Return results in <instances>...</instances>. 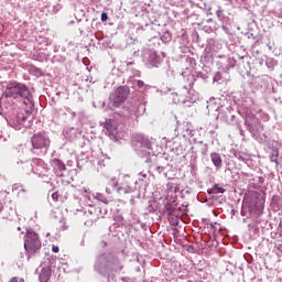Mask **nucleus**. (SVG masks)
Returning <instances> with one entry per match:
<instances>
[{
    "label": "nucleus",
    "instance_id": "obj_1",
    "mask_svg": "<svg viewBox=\"0 0 282 282\" xmlns=\"http://www.w3.org/2000/svg\"><path fill=\"white\" fill-rule=\"evenodd\" d=\"M3 97L13 98L14 100H17V98H21L23 100V105L26 107L24 111L28 116L34 111V91L23 83L14 80L7 84Z\"/></svg>",
    "mask_w": 282,
    "mask_h": 282
},
{
    "label": "nucleus",
    "instance_id": "obj_2",
    "mask_svg": "<svg viewBox=\"0 0 282 282\" xmlns=\"http://www.w3.org/2000/svg\"><path fill=\"white\" fill-rule=\"evenodd\" d=\"M142 111H147V107L143 104L134 102V105L123 110V115L116 112L113 119L106 120L105 129L109 138H118V121L116 120H120V122L123 120H133L138 118V116H141Z\"/></svg>",
    "mask_w": 282,
    "mask_h": 282
},
{
    "label": "nucleus",
    "instance_id": "obj_3",
    "mask_svg": "<svg viewBox=\"0 0 282 282\" xmlns=\"http://www.w3.org/2000/svg\"><path fill=\"white\" fill-rule=\"evenodd\" d=\"M122 262L113 253H100L95 258L94 270L101 276H109L113 272L122 271Z\"/></svg>",
    "mask_w": 282,
    "mask_h": 282
},
{
    "label": "nucleus",
    "instance_id": "obj_4",
    "mask_svg": "<svg viewBox=\"0 0 282 282\" xmlns=\"http://www.w3.org/2000/svg\"><path fill=\"white\" fill-rule=\"evenodd\" d=\"M41 237L33 229H26L24 235V250L26 252V257H36V254L41 253L42 248Z\"/></svg>",
    "mask_w": 282,
    "mask_h": 282
},
{
    "label": "nucleus",
    "instance_id": "obj_5",
    "mask_svg": "<svg viewBox=\"0 0 282 282\" xmlns=\"http://www.w3.org/2000/svg\"><path fill=\"white\" fill-rule=\"evenodd\" d=\"M131 144L139 158L149 163L151 156V141L144 134H135L132 137Z\"/></svg>",
    "mask_w": 282,
    "mask_h": 282
},
{
    "label": "nucleus",
    "instance_id": "obj_6",
    "mask_svg": "<svg viewBox=\"0 0 282 282\" xmlns=\"http://www.w3.org/2000/svg\"><path fill=\"white\" fill-rule=\"evenodd\" d=\"M161 55L162 57L158 54V51L153 48H143L141 58L148 69H153V67H160L164 58H166V53L162 52Z\"/></svg>",
    "mask_w": 282,
    "mask_h": 282
},
{
    "label": "nucleus",
    "instance_id": "obj_7",
    "mask_svg": "<svg viewBox=\"0 0 282 282\" xmlns=\"http://www.w3.org/2000/svg\"><path fill=\"white\" fill-rule=\"evenodd\" d=\"M31 144L32 151H40L42 155H45L47 154V151H50L52 140H50V135H47V132L42 131L31 137Z\"/></svg>",
    "mask_w": 282,
    "mask_h": 282
},
{
    "label": "nucleus",
    "instance_id": "obj_8",
    "mask_svg": "<svg viewBox=\"0 0 282 282\" xmlns=\"http://www.w3.org/2000/svg\"><path fill=\"white\" fill-rule=\"evenodd\" d=\"M164 215L167 216L171 226H180V219H182L184 212L177 200L166 203L164 206Z\"/></svg>",
    "mask_w": 282,
    "mask_h": 282
},
{
    "label": "nucleus",
    "instance_id": "obj_9",
    "mask_svg": "<svg viewBox=\"0 0 282 282\" xmlns=\"http://www.w3.org/2000/svg\"><path fill=\"white\" fill-rule=\"evenodd\" d=\"M24 169H26V173H34L39 177L45 176V173L48 171L46 162L42 159H32L24 164Z\"/></svg>",
    "mask_w": 282,
    "mask_h": 282
},
{
    "label": "nucleus",
    "instance_id": "obj_10",
    "mask_svg": "<svg viewBox=\"0 0 282 282\" xmlns=\"http://www.w3.org/2000/svg\"><path fill=\"white\" fill-rule=\"evenodd\" d=\"M129 94H131V90L129 89V86H120L115 90V94L111 95V107H120L124 100L129 97Z\"/></svg>",
    "mask_w": 282,
    "mask_h": 282
},
{
    "label": "nucleus",
    "instance_id": "obj_11",
    "mask_svg": "<svg viewBox=\"0 0 282 282\" xmlns=\"http://www.w3.org/2000/svg\"><path fill=\"white\" fill-rule=\"evenodd\" d=\"M138 181L126 177L124 181L117 187L119 195H137L138 193Z\"/></svg>",
    "mask_w": 282,
    "mask_h": 282
},
{
    "label": "nucleus",
    "instance_id": "obj_12",
    "mask_svg": "<svg viewBox=\"0 0 282 282\" xmlns=\"http://www.w3.org/2000/svg\"><path fill=\"white\" fill-rule=\"evenodd\" d=\"M28 122V117L23 112L13 113L8 119L9 127H12V129H15L17 131H21V129H24L25 123Z\"/></svg>",
    "mask_w": 282,
    "mask_h": 282
},
{
    "label": "nucleus",
    "instance_id": "obj_13",
    "mask_svg": "<svg viewBox=\"0 0 282 282\" xmlns=\"http://www.w3.org/2000/svg\"><path fill=\"white\" fill-rule=\"evenodd\" d=\"M194 94L193 82H191L184 85L178 93H175V96H180V99H177L178 102L180 100H183V102H192V100H195V98H193Z\"/></svg>",
    "mask_w": 282,
    "mask_h": 282
},
{
    "label": "nucleus",
    "instance_id": "obj_14",
    "mask_svg": "<svg viewBox=\"0 0 282 282\" xmlns=\"http://www.w3.org/2000/svg\"><path fill=\"white\" fill-rule=\"evenodd\" d=\"M245 124L252 135H257V133H261L263 131V123L261 121L254 119L252 121H245Z\"/></svg>",
    "mask_w": 282,
    "mask_h": 282
},
{
    "label": "nucleus",
    "instance_id": "obj_15",
    "mask_svg": "<svg viewBox=\"0 0 282 282\" xmlns=\"http://www.w3.org/2000/svg\"><path fill=\"white\" fill-rule=\"evenodd\" d=\"M51 166L55 175H57V177H63V172L67 171V166L65 165V162L61 161L59 159L51 160Z\"/></svg>",
    "mask_w": 282,
    "mask_h": 282
},
{
    "label": "nucleus",
    "instance_id": "obj_16",
    "mask_svg": "<svg viewBox=\"0 0 282 282\" xmlns=\"http://www.w3.org/2000/svg\"><path fill=\"white\" fill-rule=\"evenodd\" d=\"M220 65L224 72H230V69L235 68V66L237 65V59H235V57L224 56Z\"/></svg>",
    "mask_w": 282,
    "mask_h": 282
},
{
    "label": "nucleus",
    "instance_id": "obj_17",
    "mask_svg": "<svg viewBox=\"0 0 282 282\" xmlns=\"http://www.w3.org/2000/svg\"><path fill=\"white\" fill-rule=\"evenodd\" d=\"M127 86L138 91L139 89H145L147 84H144V82L141 79H134L132 77H129V79L127 80Z\"/></svg>",
    "mask_w": 282,
    "mask_h": 282
},
{
    "label": "nucleus",
    "instance_id": "obj_18",
    "mask_svg": "<svg viewBox=\"0 0 282 282\" xmlns=\"http://www.w3.org/2000/svg\"><path fill=\"white\" fill-rule=\"evenodd\" d=\"M237 66L239 69H250V57L248 55L237 56Z\"/></svg>",
    "mask_w": 282,
    "mask_h": 282
},
{
    "label": "nucleus",
    "instance_id": "obj_19",
    "mask_svg": "<svg viewBox=\"0 0 282 282\" xmlns=\"http://www.w3.org/2000/svg\"><path fill=\"white\" fill-rule=\"evenodd\" d=\"M51 276H52V268L44 267L41 269V272L39 274L40 282H47L50 281Z\"/></svg>",
    "mask_w": 282,
    "mask_h": 282
},
{
    "label": "nucleus",
    "instance_id": "obj_20",
    "mask_svg": "<svg viewBox=\"0 0 282 282\" xmlns=\"http://www.w3.org/2000/svg\"><path fill=\"white\" fill-rule=\"evenodd\" d=\"M210 160H212L214 166H216L217 171H219V169H221V166H224V160L221 159V154H219L217 152H213L210 154Z\"/></svg>",
    "mask_w": 282,
    "mask_h": 282
},
{
    "label": "nucleus",
    "instance_id": "obj_21",
    "mask_svg": "<svg viewBox=\"0 0 282 282\" xmlns=\"http://www.w3.org/2000/svg\"><path fill=\"white\" fill-rule=\"evenodd\" d=\"M269 160L271 163L275 164L276 167L279 166V148L271 149Z\"/></svg>",
    "mask_w": 282,
    "mask_h": 282
},
{
    "label": "nucleus",
    "instance_id": "obj_22",
    "mask_svg": "<svg viewBox=\"0 0 282 282\" xmlns=\"http://www.w3.org/2000/svg\"><path fill=\"white\" fill-rule=\"evenodd\" d=\"M166 191H169V193H180V183H177V181H170L166 184Z\"/></svg>",
    "mask_w": 282,
    "mask_h": 282
},
{
    "label": "nucleus",
    "instance_id": "obj_23",
    "mask_svg": "<svg viewBox=\"0 0 282 282\" xmlns=\"http://www.w3.org/2000/svg\"><path fill=\"white\" fill-rule=\"evenodd\" d=\"M257 83L260 85V87H268V85L270 83V76H268V75L258 76Z\"/></svg>",
    "mask_w": 282,
    "mask_h": 282
},
{
    "label": "nucleus",
    "instance_id": "obj_24",
    "mask_svg": "<svg viewBox=\"0 0 282 282\" xmlns=\"http://www.w3.org/2000/svg\"><path fill=\"white\" fill-rule=\"evenodd\" d=\"M276 65H279V62L274 59V57H267L265 66L268 67V69L274 72V67H276Z\"/></svg>",
    "mask_w": 282,
    "mask_h": 282
},
{
    "label": "nucleus",
    "instance_id": "obj_25",
    "mask_svg": "<svg viewBox=\"0 0 282 282\" xmlns=\"http://www.w3.org/2000/svg\"><path fill=\"white\" fill-rule=\"evenodd\" d=\"M29 73L31 74V76H36V78H41V76H43V69L36 67V66H31L29 68Z\"/></svg>",
    "mask_w": 282,
    "mask_h": 282
},
{
    "label": "nucleus",
    "instance_id": "obj_26",
    "mask_svg": "<svg viewBox=\"0 0 282 282\" xmlns=\"http://www.w3.org/2000/svg\"><path fill=\"white\" fill-rule=\"evenodd\" d=\"M216 17H217L218 21H221V23H224L225 21L228 20V17H226L224 9H221L220 7L216 11Z\"/></svg>",
    "mask_w": 282,
    "mask_h": 282
},
{
    "label": "nucleus",
    "instance_id": "obj_27",
    "mask_svg": "<svg viewBox=\"0 0 282 282\" xmlns=\"http://www.w3.org/2000/svg\"><path fill=\"white\" fill-rule=\"evenodd\" d=\"M94 199L101 202L102 204H109V198L105 196V194L96 193L93 194Z\"/></svg>",
    "mask_w": 282,
    "mask_h": 282
},
{
    "label": "nucleus",
    "instance_id": "obj_28",
    "mask_svg": "<svg viewBox=\"0 0 282 282\" xmlns=\"http://www.w3.org/2000/svg\"><path fill=\"white\" fill-rule=\"evenodd\" d=\"M200 63L202 65H206V63H210V53L208 51H204L200 56Z\"/></svg>",
    "mask_w": 282,
    "mask_h": 282
},
{
    "label": "nucleus",
    "instance_id": "obj_29",
    "mask_svg": "<svg viewBox=\"0 0 282 282\" xmlns=\"http://www.w3.org/2000/svg\"><path fill=\"white\" fill-rule=\"evenodd\" d=\"M173 39V35L171 34V32L166 31L161 35V41L162 43H171Z\"/></svg>",
    "mask_w": 282,
    "mask_h": 282
},
{
    "label": "nucleus",
    "instance_id": "obj_30",
    "mask_svg": "<svg viewBox=\"0 0 282 282\" xmlns=\"http://www.w3.org/2000/svg\"><path fill=\"white\" fill-rule=\"evenodd\" d=\"M236 158L240 161V162H245V164H248V162H250V156H248V154L246 153H237Z\"/></svg>",
    "mask_w": 282,
    "mask_h": 282
},
{
    "label": "nucleus",
    "instance_id": "obj_31",
    "mask_svg": "<svg viewBox=\"0 0 282 282\" xmlns=\"http://www.w3.org/2000/svg\"><path fill=\"white\" fill-rule=\"evenodd\" d=\"M186 63L191 69H195V67H197V61L195 57H186Z\"/></svg>",
    "mask_w": 282,
    "mask_h": 282
},
{
    "label": "nucleus",
    "instance_id": "obj_32",
    "mask_svg": "<svg viewBox=\"0 0 282 282\" xmlns=\"http://www.w3.org/2000/svg\"><path fill=\"white\" fill-rule=\"evenodd\" d=\"M109 185L112 186L113 188H116V191H118V188H120V186L118 185V178L117 177H112L109 181Z\"/></svg>",
    "mask_w": 282,
    "mask_h": 282
},
{
    "label": "nucleus",
    "instance_id": "obj_33",
    "mask_svg": "<svg viewBox=\"0 0 282 282\" xmlns=\"http://www.w3.org/2000/svg\"><path fill=\"white\" fill-rule=\"evenodd\" d=\"M213 188H214V193H221V194H224V193H226V189L224 188V187H220V185L219 184H215L214 186H213Z\"/></svg>",
    "mask_w": 282,
    "mask_h": 282
},
{
    "label": "nucleus",
    "instance_id": "obj_34",
    "mask_svg": "<svg viewBox=\"0 0 282 282\" xmlns=\"http://www.w3.org/2000/svg\"><path fill=\"white\" fill-rule=\"evenodd\" d=\"M13 191H19V193H26V191L23 188V185L14 184Z\"/></svg>",
    "mask_w": 282,
    "mask_h": 282
},
{
    "label": "nucleus",
    "instance_id": "obj_35",
    "mask_svg": "<svg viewBox=\"0 0 282 282\" xmlns=\"http://www.w3.org/2000/svg\"><path fill=\"white\" fill-rule=\"evenodd\" d=\"M200 153L203 154V155H206V153H208V144H203V145H200Z\"/></svg>",
    "mask_w": 282,
    "mask_h": 282
},
{
    "label": "nucleus",
    "instance_id": "obj_36",
    "mask_svg": "<svg viewBox=\"0 0 282 282\" xmlns=\"http://www.w3.org/2000/svg\"><path fill=\"white\" fill-rule=\"evenodd\" d=\"M197 78H202L203 80H207L208 74H205L203 72L197 73Z\"/></svg>",
    "mask_w": 282,
    "mask_h": 282
},
{
    "label": "nucleus",
    "instance_id": "obj_37",
    "mask_svg": "<svg viewBox=\"0 0 282 282\" xmlns=\"http://www.w3.org/2000/svg\"><path fill=\"white\" fill-rule=\"evenodd\" d=\"M135 197H140V193L137 192V194H132V197L130 198L131 204H135Z\"/></svg>",
    "mask_w": 282,
    "mask_h": 282
},
{
    "label": "nucleus",
    "instance_id": "obj_38",
    "mask_svg": "<svg viewBox=\"0 0 282 282\" xmlns=\"http://www.w3.org/2000/svg\"><path fill=\"white\" fill-rule=\"evenodd\" d=\"M101 21H102V22L109 21V15L107 14V12H102V13H101Z\"/></svg>",
    "mask_w": 282,
    "mask_h": 282
},
{
    "label": "nucleus",
    "instance_id": "obj_39",
    "mask_svg": "<svg viewBox=\"0 0 282 282\" xmlns=\"http://www.w3.org/2000/svg\"><path fill=\"white\" fill-rule=\"evenodd\" d=\"M58 197H59L58 192H55L52 194L53 202H58Z\"/></svg>",
    "mask_w": 282,
    "mask_h": 282
},
{
    "label": "nucleus",
    "instance_id": "obj_40",
    "mask_svg": "<svg viewBox=\"0 0 282 282\" xmlns=\"http://www.w3.org/2000/svg\"><path fill=\"white\" fill-rule=\"evenodd\" d=\"M131 224H140V218L138 216H132Z\"/></svg>",
    "mask_w": 282,
    "mask_h": 282
},
{
    "label": "nucleus",
    "instance_id": "obj_41",
    "mask_svg": "<svg viewBox=\"0 0 282 282\" xmlns=\"http://www.w3.org/2000/svg\"><path fill=\"white\" fill-rule=\"evenodd\" d=\"M139 180L141 181V182H144V180H147V174H144V173H139Z\"/></svg>",
    "mask_w": 282,
    "mask_h": 282
},
{
    "label": "nucleus",
    "instance_id": "obj_42",
    "mask_svg": "<svg viewBox=\"0 0 282 282\" xmlns=\"http://www.w3.org/2000/svg\"><path fill=\"white\" fill-rule=\"evenodd\" d=\"M97 166H99V169H102L104 166H106V165H105V160H99V161L97 162Z\"/></svg>",
    "mask_w": 282,
    "mask_h": 282
},
{
    "label": "nucleus",
    "instance_id": "obj_43",
    "mask_svg": "<svg viewBox=\"0 0 282 282\" xmlns=\"http://www.w3.org/2000/svg\"><path fill=\"white\" fill-rule=\"evenodd\" d=\"M155 170L158 171V173H164L165 167L164 166H156Z\"/></svg>",
    "mask_w": 282,
    "mask_h": 282
},
{
    "label": "nucleus",
    "instance_id": "obj_44",
    "mask_svg": "<svg viewBox=\"0 0 282 282\" xmlns=\"http://www.w3.org/2000/svg\"><path fill=\"white\" fill-rule=\"evenodd\" d=\"M10 282H25L23 279L12 278Z\"/></svg>",
    "mask_w": 282,
    "mask_h": 282
},
{
    "label": "nucleus",
    "instance_id": "obj_45",
    "mask_svg": "<svg viewBox=\"0 0 282 282\" xmlns=\"http://www.w3.org/2000/svg\"><path fill=\"white\" fill-rule=\"evenodd\" d=\"M258 183L264 184V183H265V177L259 176V177H258Z\"/></svg>",
    "mask_w": 282,
    "mask_h": 282
},
{
    "label": "nucleus",
    "instance_id": "obj_46",
    "mask_svg": "<svg viewBox=\"0 0 282 282\" xmlns=\"http://www.w3.org/2000/svg\"><path fill=\"white\" fill-rule=\"evenodd\" d=\"M247 39H252L254 41V39H257V36H254L253 33H247Z\"/></svg>",
    "mask_w": 282,
    "mask_h": 282
},
{
    "label": "nucleus",
    "instance_id": "obj_47",
    "mask_svg": "<svg viewBox=\"0 0 282 282\" xmlns=\"http://www.w3.org/2000/svg\"><path fill=\"white\" fill-rule=\"evenodd\" d=\"M221 30H224V32H226V34H228V32H230V29L226 25H223Z\"/></svg>",
    "mask_w": 282,
    "mask_h": 282
},
{
    "label": "nucleus",
    "instance_id": "obj_48",
    "mask_svg": "<svg viewBox=\"0 0 282 282\" xmlns=\"http://www.w3.org/2000/svg\"><path fill=\"white\" fill-rule=\"evenodd\" d=\"M235 118H236L235 115H231L230 116V120H228V123L232 124V122H235Z\"/></svg>",
    "mask_w": 282,
    "mask_h": 282
},
{
    "label": "nucleus",
    "instance_id": "obj_49",
    "mask_svg": "<svg viewBox=\"0 0 282 282\" xmlns=\"http://www.w3.org/2000/svg\"><path fill=\"white\" fill-rule=\"evenodd\" d=\"M207 193H208V195H215L216 194L214 187H212L210 189H207Z\"/></svg>",
    "mask_w": 282,
    "mask_h": 282
},
{
    "label": "nucleus",
    "instance_id": "obj_50",
    "mask_svg": "<svg viewBox=\"0 0 282 282\" xmlns=\"http://www.w3.org/2000/svg\"><path fill=\"white\" fill-rule=\"evenodd\" d=\"M58 250H59V249H58V246H53V247H52V252H55V253H56V252H58Z\"/></svg>",
    "mask_w": 282,
    "mask_h": 282
},
{
    "label": "nucleus",
    "instance_id": "obj_51",
    "mask_svg": "<svg viewBox=\"0 0 282 282\" xmlns=\"http://www.w3.org/2000/svg\"><path fill=\"white\" fill-rule=\"evenodd\" d=\"M195 143L199 144L200 147H204V144H206V143H204V141H195Z\"/></svg>",
    "mask_w": 282,
    "mask_h": 282
},
{
    "label": "nucleus",
    "instance_id": "obj_52",
    "mask_svg": "<svg viewBox=\"0 0 282 282\" xmlns=\"http://www.w3.org/2000/svg\"><path fill=\"white\" fill-rule=\"evenodd\" d=\"M135 76L140 78V76H142V73H140V70H137Z\"/></svg>",
    "mask_w": 282,
    "mask_h": 282
},
{
    "label": "nucleus",
    "instance_id": "obj_53",
    "mask_svg": "<svg viewBox=\"0 0 282 282\" xmlns=\"http://www.w3.org/2000/svg\"><path fill=\"white\" fill-rule=\"evenodd\" d=\"M84 193H88V195H91V191L84 188Z\"/></svg>",
    "mask_w": 282,
    "mask_h": 282
},
{
    "label": "nucleus",
    "instance_id": "obj_54",
    "mask_svg": "<svg viewBox=\"0 0 282 282\" xmlns=\"http://www.w3.org/2000/svg\"><path fill=\"white\" fill-rule=\"evenodd\" d=\"M3 210V203L0 202V213Z\"/></svg>",
    "mask_w": 282,
    "mask_h": 282
},
{
    "label": "nucleus",
    "instance_id": "obj_55",
    "mask_svg": "<svg viewBox=\"0 0 282 282\" xmlns=\"http://www.w3.org/2000/svg\"><path fill=\"white\" fill-rule=\"evenodd\" d=\"M278 250H279L280 252H282V245H279V246H278Z\"/></svg>",
    "mask_w": 282,
    "mask_h": 282
},
{
    "label": "nucleus",
    "instance_id": "obj_56",
    "mask_svg": "<svg viewBox=\"0 0 282 282\" xmlns=\"http://www.w3.org/2000/svg\"><path fill=\"white\" fill-rule=\"evenodd\" d=\"M205 10H207V12H210L212 8L205 6Z\"/></svg>",
    "mask_w": 282,
    "mask_h": 282
},
{
    "label": "nucleus",
    "instance_id": "obj_57",
    "mask_svg": "<svg viewBox=\"0 0 282 282\" xmlns=\"http://www.w3.org/2000/svg\"><path fill=\"white\" fill-rule=\"evenodd\" d=\"M182 32H183L182 36H186V30L182 29Z\"/></svg>",
    "mask_w": 282,
    "mask_h": 282
},
{
    "label": "nucleus",
    "instance_id": "obj_58",
    "mask_svg": "<svg viewBox=\"0 0 282 282\" xmlns=\"http://www.w3.org/2000/svg\"><path fill=\"white\" fill-rule=\"evenodd\" d=\"M245 177H252V174L246 173V174H245Z\"/></svg>",
    "mask_w": 282,
    "mask_h": 282
},
{
    "label": "nucleus",
    "instance_id": "obj_59",
    "mask_svg": "<svg viewBox=\"0 0 282 282\" xmlns=\"http://www.w3.org/2000/svg\"><path fill=\"white\" fill-rule=\"evenodd\" d=\"M240 135H243V130L242 129H240Z\"/></svg>",
    "mask_w": 282,
    "mask_h": 282
},
{
    "label": "nucleus",
    "instance_id": "obj_60",
    "mask_svg": "<svg viewBox=\"0 0 282 282\" xmlns=\"http://www.w3.org/2000/svg\"><path fill=\"white\" fill-rule=\"evenodd\" d=\"M259 64H260V65H263V59H261V61L259 62Z\"/></svg>",
    "mask_w": 282,
    "mask_h": 282
},
{
    "label": "nucleus",
    "instance_id": "obj_61",
    "mask_svg": "<svg viewBox=\"0 0 282 282\" xmlns=\"http://www.w3.org/2000/svg\"><path fill=\"white\" fill-rule=\"evenodd\" d=\"M106 193H111V192H109V189H106Z\"/></svg>",
    "mask_w": 282,
    "mask_h": 282
},
{
    "label": "nucleus",
    "instance_id": "obj_62",
    "mask_svg": "<svg viewBox=\"0 0 282 282\" xmlns=\"http://www.w3.org/2000/svg\"><path fill=\"white\" fill-rule=\"evenodd\" d=\"M214 80H217V77H214Z\"/></svg>",
    "mask_w": 282,
    "mask_h": 282
},
{
    "label": "nucleus",
    "instance_id": "obj_63",
    "mask_svg": "<svg viewBox=\"0 0 282 282\" xmlns=\"http://www.w3.org/2000/svg\"><path fill=\"white\" fill-rule=\"evenodd\" d=\"M73 116H76V112H73Z\"/></svg>",
    "mask_w": 282,
    "mask_h": 282
},
{
    "label": "nucleus",
    "instance_id": "obj_64",
    "mask_svg": "<svg viewBox=\"0 0 282 282\" xmlns=\"http://www.w3.org/2000/svg\"><path fill=\"white\" fill-rule=\"evenodd\" d=\"M18 230H21V227H18Z\"/></svg>",
    "mask_w": 282,
    "mask_h": 282
}]
</instances>
